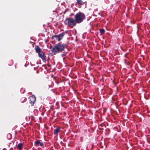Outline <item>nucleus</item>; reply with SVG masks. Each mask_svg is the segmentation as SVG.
I'll list each match as a JSON object with an SVG mask.
<instances>
[{"instance_id":"2eb2a0df","label":"nucleus","mask_w":150,"mask_h":150,"mask_svg":"<svg viewBox=\"0 0 150 150\" xmlns=\"http://www.w3.org/2000/svg\"><path fill=\"white\" fill-rule=\"evenodd\" d=\"M77 128H78V129H77V130L78 131V132H79L80 131V130H79V126H76V127H75L76 129H77Z\"/></svg>"},{"instance_id":"6e6552de","label":"nucleus","mask_w":150,"mask_h":150,"mask_svg":"<svg viewBox=\"0 0 150 150\" xmlns=\"http://www.w3.org/2000/svg\"><path fill=\"white\" fill-rule=\"evenodd\" d=\"M60 131V128L59 127H58L57 128H56L54 130V134H57L59 131Z\"/></svg>"},{"instance_id":"5701e85b","label":"nucleus","mask_w":150,"mask_h":150,"mask_svg":"<svg viewBox=\"0 0 150 150\" xmlns=\"http://www.w3.org/2000/svg\"><path fill=\"white\" fill-rule=\"evenodd\" d=\"M12 61V63H13V61Z\"/></svg>"},{"instance_id":"9d476101","label":"nucleus","mask_w":150,"mask_h":150,"mask_svg":"<svg viewBox=\"0 0 150 150\" xmlns=\"http://www.w3.org/2000/svg\"><path fill=\"white\" fill-rule=\"evenodd\" d=\"M23 144L22 143H19L18 145V148L19 150H21L22 149V146Z\"/></svg>"},{"instance_id":"7ed1b4c3","label":"nucleus","mask_w":150,"mask_h":150,"mask_svg":"<svg viewBox=\"0 0 150 150\" xmlns=\"http://www.w3.org/2000/svg\"><path fill=\"white\" fill-rule=\"evenodd\" d=\"M64 23L66 25H68L71 27L75 25V20L71 18L70 17L66 19Z\"/></svg>"},{"instance_id":"1a4fd4ad","label":"nucleus","mask_w":150,"mask_h":150,"mask_svg":"<svg viewBox=\"0 0 150 150\" xmlns=\"http://www.w3.org/2000/svg\"><path fill=\"white\" fill-rule=\"evenodd\" d=\"M83 2L81 0H77L76 4H78L80 6L83 4Z\"/></svg>"},{"instance_id":"39448f33","label":"nucleus","mask_w":150,"mask_h":150,"mask_svg":"<svg viewBox=\"0 0 150 150\" xmlns=\"http://www.w3.org/2000/svg\"><path fill=\"white\" fill-rule=\"evenodd\" d=\"M40 58L42 59L43 62H45L46 60V56L43 52H42L38 54Z\"/></svg>"},{"instance_id":"6ab92c4d","label":"nucleus","mask_w":150,"mask_h":150,"mask_svg":"<svg viewBox=\"0 0 150 150\" xmlns=\"http://www.w3.org/2000/svg\"><path fill=\"white\" fill-rule=\"evenodd\" d=\"M80 136V134H77L76 135V136H77L78 137H79Z\"/></svg>"},{"instance_id":"9b49d317","label":"nucleus","mask_w":150,"mask_h":150,"mask_svg":"<svg viewBox=\"0 0 150 150\" xmlns=\"http://www.w3.org/2000/svg\"><path fill=\"white\" fill-rule=\"evenodd\" d=\"M40 140H37V141H36L35 142V146H39V144H40Z\"/></svg>"},{"instance_id":"b1692460","label":"nucleus","mask_w":150,"mask_h":150,"mask_svg":"<svg viewBox=\"0 0 150 150\" xmlns=\"http://www.w3.org/2000/svg\"><path fill=\"white\" fill-rule=\"evenodd\" d=\"M64 59H65L64 58H63V59L64 60Z\"/></svg>"},{"instance_id":"ddd939ff","label":"nucleus","mask_w":150,"mask_h":150,"mask_svg":"<svg viewBox=\"0 0 150 150\" xmlns=\"http://www.w3.org/2000/svg\"><path fill=\"white\" fill-rule=\"evenodd\" d=\"M105 30L104 29H101L100 30V33L101 35H103L104 33Z\"/></svg>"},{"instance_id":"f8f14e48","label":"nucleus","mask_w":150,"mask_h":150,"mask_svg":"<svg viewBox=\"0 0 150 150\" xmlns=\"http://www.w3.org/2000/svg\"><path fill=\"white\" fill-rule=\"evenodd\" d=\"M26 98L25 97H22L21 99V101L22 103H23L26 101Z\"/></svg>"},{"instance_id":"423d86ee","label":"nucleus","mask_w":150,"mask_h":150,"mask_svg":"<svg viewBox=\"0 0 150 150\" xmlns=\"http://www.w3.org/2000/svg\"><path fill=\"white\" fill-rule=\"evenodd\" d=\"M30 103L32 106L33 105L34 102L36 101V99L34 95H32L29 97Z\"/></svg>"},{"instance_id":"4468645a","label":"nucleus","mask_w":150,"mask_h":150,"mask_svg":"<svg viewBox=\"0 0 150 150\" xmlns=\"http://www.w3.org/2000/svg\"><path fill=\"white\" fill-rule=\"evenodd\" d=\"M7 138L8 139H10L11 138V135L10 134H8L7 135Z\"/></svg>"},{"instance_id":"f3484780","label":"nucleus","mask_w":150,"mask_h":150,"mask_svg":"<svg viewBox=\"0 0 150 150\" xmlns=\"http://www.w3.org/2000/svg\"><path fill=\"white\" fill-rule=\"evenodd\" d=\"M40 146H42L44 145V144L42 142H40Z\"/></svg>"},{"instance_id":"20e7f679","label":"nucleus","mask_w":150,"mask_h":150,"mask_svg":"<svg viewBox=\"0 0 150 150\" xmlns=\"http://www.w3.org/2000/svg\"><path fill=\"white\" fill-rule=\"evenodd\" d=\"M65 34L64 32H62L59 35H54L52 36V39L57 40L58 41H60L64 36Z\"/></svg>"},{"instance_id":"412c9836","label":"nucleus","mask_w":150,"mask_h":150,"mask_svg":"<svg viewBox=\"0 0 150 150\" xmlns=\"http://www.w3.org/2000/svg\"><path fill=\"white\" fill-rule=\"evenodd\" d=\"M80 65H79L78 67V68H79V67H80Z\"/></svg>"},{"instance_id":"f03ea898","label":"nucleus","mask_w":150,"mask_h":150,"mask_svg":"<svg viewBox=\"0 0 150 150\" xmlns=\"http://www.w3.org/2000/svg\"><path fill=\"white\" fill-rule=\"evenodd\" d=\"M85 18V14L80 11L76 15V23H81Z\"/></svg>"},{"instance_id":"a211bd4d","label":"nucleus","mask_w":150,"mask_h":150,"mask_svg":"<svg viewBox=\"0 0 150 150\" xmlns=\"http://www.w3.org/2000/svg\"><path fill=\"white\" fill-rule=\"evenodd\" d=\"M65 55H66V53H62V54H61V56L62 57H64V56H65Z\"/></svg>"},{"instance_id":"4be33fe9","label":"nucleus","mask_w":150,"mask_h":150,"mask_svg":"<svg viewBox=\"0 0 150 150\" xmlns=\"http://www.w3.org/2000/svg\"><path fill=\"white\" fill-rule=\"evenodd\" d=\"M77 10V8H76L75 10L76 11Z\"/></svg>"},{"instance_id":"0eeeda50","label":"nucleus","mask_w":150,"mask_h":150,"mask_svg":"<svg viewBox=\"0 0 150 150\" xmlns=\"http://www.w3.org/2000/svg\"><path fill=\"white\" fill-rule=\"evenodd\" d=\"M35 50L36 52L38 54L41 52H43V51L40 48L38 45L35 46Z\"/></svg>"},{"instance_id":"f257e3e1","label":"nucleus","mask_w":150,"mask_h":150,"mask_svg":"<svg viewBox=\"0 0 150 150\" xmlns=\"http://www.w3.org/2000/svg\"><path fill=\"white\" fill-rule=\"evenodd\" d=\"M67 47V45L64 44H61L60 43L56 44L52 49V50L54 52H61L64 51V49Z\"/></svg>"},{"instance_id":"dca6fc26","label":"nucleus","mask_w":150,"mask_h":150,"mask_svg":"<svg viewBox=\"0 0 150 150\" xmlns=\"http://www.w3.org/2000/svg\"><path fill=\"white\" fill-rule=\"evenodd\" d=\"M76 94L77 97V99L79 100V97L78 94H79L78 92H76Z\"/></svg>"},{"instance_id":"aec40b11","label":"nucleus","mask_w":150,"mask_h":150,"mask_svg":"<svg viewBox=\"0 0 150 150\" xmlns=\"http://www.w3.org/2000/svg\"><path fill=\"white\" fill-rule=\"evenodd\" d=\"M74 15V14H71V15H70V16H72V15Z\"/></svg>"}]
</instances>
